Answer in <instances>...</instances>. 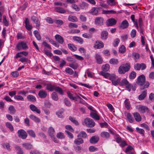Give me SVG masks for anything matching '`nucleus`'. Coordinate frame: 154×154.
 <instances>
[{
    "mask_svg": "<svg viewBox=\"0 0 154 154\" xmlns=\"http://www.w3.org/2000/svg\"><path fill=\"white\" fill-rule=\"evenodd\" d=\"M18 137L23 139H25L27 136V133L23 129H21L17 131Z\"/></svg>",
    "mask_w": 154,
    "mask_h": 154,
    "instance_id": "7ed1b4c3",
    "label": "nucleus"
},
{
    "mask_svg": "<svg viewBox=\"0 0 154 154\" xmlns=\"http://www.w3.org/2000/svg\"><path fill=\"white\" fill-rule=\"evenodd\" d=\"M108 34V33L107 31H102L101 34V38L103 40H106L107 38Z\"/></svg>",
    "mask_w": 154,
    "mask_h": 154,
    "instance_id": "a211bd4d",
    "label": "nucleus"
},
{
    "mask_svg": "<svg viewBox=\"0 0 154 154\" xmlns=\"http://www.w3.org/2000/svg\"><path fill=\"white\" fill-rule=\"evenodd\" d=\"M68 47L69 49L73 51H75L77 49V48L72 44H68Z\"/></svg>",
    "mask_w": 154,
    "mask_h": 154,
    "instance_id": "ea45409f",
    "label": "nucleus"
},
{
    "mask_svg": "<svg viewBox=\"0 0 154 154\" xmlns=\"http://www.w3.org/2000/svg\"><path fill=\"white\" fill-rule=\"evenodd\" d=\"M3 22L5 26H8L9 22L7 20L5 16L4 15L3 16Z\"/></svg>",
    "mask_w": 154,
    "mask_h": 154,
    "instance_id": "09e8293b",
    "label": "nucleus"
},
{
    "mask_svg": "<svg viewBox=\"0 0 154 154\" xmlns=\"http://www.w3.org/2000/svg\"><path fill=\"white\" fill-rule=\"evenodd\" d=\"M73 39L79 43L82 44L83 42V39L81 37L74 36L73 37Z\"/></svg>",
    "mask_w": 154,
    "mask_h": 154,
    "instance_id": "b1692460",
    "label": "nucleus"
},
{
    "mask_svg": "<svg viewBox=\"0 0 154 154\" xmlns=\"http://www.w3.org/2000/svg\"><path fill=\"white\" fill-rule=\"evenodd\" d=\"M38 95L41 98H45L47 96V93L45 91L41 90L38 92Z\"/></svg>",
    "mask_w": 154,
    "mask_h": 154,
    "instance_id": "6e6552de",
    "label": "nucleus"
},
{
    "mask_svg": "<svg viewBox=\"0 0 154 154\" xmlns=\"http://www.w3.org/2000/svg\"><path fill=\"white\" fill-rule=\"evenodd\" d=\"M48 133L51 137H53L54 136L55 130L54 129L53 127H51L48 129Z\"/></svg>",
    "mask_w": 154,
    "mask_h": 154,
    "instance_id": "4468645a",
    "label": "nucleus"
},
{
    "mask_svg": "<svg viewBox=\"0 0 154 154\" xmlns=\"http://www.w3.org/2000/svg\"><path fill=\"white\" fill-rule=\"evenodd\" d=\"M27 98L29 101L34 102L36 101V98L35 97L32 95H29L27 96Z\"/></svg>",
    "mask_w": 154,
    "mask_h": 154,
    "instance_id": "a878e982",
    "label": "nucleus"
},
{
    "mask_svg": "<svg viewBox=\"0 0 154 154\" xmlns=\"http://www.w3.org/2000/svg\"><path fill=\"white\" fill-rule=\"evenodd\" d=\"M5 125L6 127L8 128L11 131H13L14 130V128L10 123L7 122L6 123Z\"/></svg>",
    "mask_w": 154,
    "mask_h": 154,
    "instance_id": "37998d69",
    "label": "nucleus"
},
{
    "mask_svg": "<svg viewBox=\"0 0 154 154\" xmlns=\"http://www.w3.org/2000/svg\"><path fill=\"white\" fill-rule=\"evenodd\" d=\"M69 66L74 69H76L79 67L78 64L75 62L69 64Z\"/></svg>",
    "mask_w": 154,
    "mask_h": 154,
    "instance_id": "412c9836",
    "label": "nucleus"
},
{
    "mask_svg": "<svg viewBox=\"0 0 154 154\" xmlns=\"http://www.w3.org/2000/svg\"><path fill=\"white\" fill-rule=\"evenodd\" d=\"M109 79L112 81V82L114 80L116 79V75L114 74H112L111 75L109 74Z\"/></svg>",
    "mask_w": 154,
    "mask_h": 154,
    "instance_id": "13d9d810",
    "label": "nucleus"
},
{
    "mask_svg": "<svg viewBox=\"0 0 154 154\" xmlns=\"http://www.w3.org/2000/svg\"><path fill=\"white\" fill-rule=\"evenodd\" d=\"M130 66L129 64L127 63L126 65L120 66L118 69V72L120 74H124L125 72H128L130 68Z\"/></svg>",
    "mask_w": 154,
    "mask_h": 154,
    "instance_id": "f257e3e1",
    "label": "nucleus"
},
{
    "mask_svg": "<svg viewBox=\"0 0 154 154\" xmlns=\"http://www.w3.org/2000/svg\"><path fill=\"white\" fill-rule=\"evenodd\" d=\"M121 79L120 78H118L116 80L115 79L112 82V84L114 85H116L120 84Z\"/></svg>",
    "mask_w": 154,
    "mask_h": 154,
    "instance_id": "a18cd8bd",
    "label": "nucleus"
},
{
    "mask_svg": "<svg viewBox=\"0 0 154 154\" xmlns=\"http://www.w3.org/2000/svg\"><path fill=\"white\" fill-rule=\"evenodd\" d=\"M109 63L112 64L116 65L118 64L119 61L117 59L112 58L110 60Z\"/></svg>",
    "mask_w": 154,
    "mask_h": 154,
    "instance_id": "7c9ffc66",
    "label": "nucleus"
},
{
    "mask_svg": "<svg viewBox=\"0 0 154 154\" xmlns=\"http://www.w3.org/2000/svg\"><path fill=\"white\" fill-rule=\"evenodd\" d=\"M99 137L97 136H93L90 138V141L91 143L92 144L96 143L99 141Z\"/></svg>",
    "mask_w": 154,
    "mask_h": 154,
    "instance_id": "f8f14e48",
    "label": "nucleus"
},
{
    "mask_svg": "<svg viewBox=\"0 0 154 154\" xmlns=\"http://www.w3.org/2000/svg\"><path fill=\"white\" fill-rule=\"evenodd\" d=\"M55 10L56 11L60 14H63L66 12V11L65 10L60 7H55Z\"/></svg>",
    "mask_w": 154,
    "mask_h": 154,
    "instance_id": "6ab92c4d",
    "label": "nucleus"
},
{
    "mask_svg": "<svg viewBox=\"0 0 154 154\" xmlns=\"http://www.w3.org/2000/svg\"><path fill=\"white\" fill-rule=\"evenodd\" d=\"M33 34L37 40L39 41L41 39L40 35L38 31H34L33 32Z\"/></svg>",
    "mask_w": 154,
    "mask_h": 154,
    "instance_id": "c756f323",
    "label": "nucleus"
},
{
    "mask_svg": "<svg viewBox=\"0 0 154 154\" xmlns=\"http://www.w3.org/2000/svg\"><path fill=\"white\" fill-rule=\"evenodd\" d=\"M136 73L134 71L132 72L130 74L129 78L130 79H134L136 76Z\"/></svg>",
    "mask_w": 154,
    "mask_h": 154,
    "instance_id": "3c124183",
    "label": "nucleus"
},
{
    "mask_svg": "<svg viewBox=\"0 0 154 154\" xmlns=\"http://www.w3.org/2000/svg\"><path fill=\"white\" fill-rule=\"evenodd\" d=\"M99 9L97 8H93L91 11V13L93 15H97L98 14Z\"/></svg>",
    "mask_w": 154,
    "mask_h": 154,
    "instance_id": "f704fd0d",
    "label": "nucleus"
},
{
    "mask_svg": "<svg viewBox=\"0 0 154 154\" xmlns=\"http://www.w3.org/2000/svg\"><path fill=\"white\" fill-rule=\"evenodd\" d=\"M126 48L125 46L122 45L119 48V52L120 53H123L125 51Z\"/></svg>",
    "mask_w": 154,
    "mask_h": 154,
    "instance_id": "603ef678",
    "label": "nucleus"
},
{
    "mask_svg": "<svg viewBox=\"0 0 154 154\" xmlns=\"http://www.w3.org/2000/svg\"><path fill=\"white\" fill-rule=\"evenodd\" d=\"M69 21L72 22H76L78 21V19L75 16H69L68 17Z\"/></svg>",
    "mask_w": 154,
    "mask_h": 154,
    "instance_id": "2f4dec72",
    "label": "nucleus"
},
{
    "mask_svg": "<svg viewBox=\"0 0 154 154\" xmlns=\"http://www.w3.org/2000/svg\"><path fill=\"white\" fill-rule=\"evenodd\" d=\"M55 38L56 40L60 44H62L63 43V39L60 35L57 34L55 36Z\"/></svg>",
    "mask_w": 154,
    "mask_h": 154,
    "instance_id": "1a4fd4ad",
    "label": "nucleus"
},
{
    "mask_svg": "<svg viewBox=\"0 0 154 154\" xmlns=\"http://www.w3.org/2000/svg\"><path fill=\"white\" fill-rule=\"evenodd\" d=\"M69 27L70 28H76L78 27V25L75 23H70L69 24Z\"/></svg>",
    "mask_w": 154,
    "mask_h": 154,
    "instance_id": "0e129e2a",
    "label": "nucleus"
},
{
    "mask_svg": "<svg viewBox=\"0 0 154 154\" xmlns=\"http://www.w3.org/2000/svg\"><path fill=\"white\" fill-rule=\"evenodd\" d=\"M14 98L17 100H20L23 101L24 98L21 96L20 95H15L14 96Z\"/></svg>",
    "mask_w": 154,
    "mask_h": 154,
    "instance_id": "680f3d73",
    "label": "nucleus"
},
{
    "mask_svg": "<svg viewBox=\"0 0 154 154\" xmlns=\"http://www.w3.org/2000/svg\"><path fill=\"white\" fill-rule=\"evenodd\" d=\"M89 150L90 151L93 152L97 151V148L94 147V146H91L89 147Z\"/></svg>",
    "mask_w": 154,
    "mask_h": 154,
    "instance_id": "774afa93",
    "label": "nucleus"
},
{
    "mask_svg": "<svg viewBox=\"0 0 154 154\" xmlns=\"http://www.w3.org/2000/svg\"><path fill=\"white\" fill-rule=\"evenodd\" d=\"M72 8L76 11H79L80 10L79 8L75 4H73L72 5Z\"/></svg>",
    "mask_w": 154,
    "mask_h": 154,
    "instance_id": "69168bd1",
    "label": "nucleus"
},
{
    "mask_svg": "<svg viewBox=\"0 0 154 154\" xmlns=\"http://www.w3.org/2000/svg\"><path fill=\"white\" fill-rule=\"evenodd\" d=\"M56 137L57 138L61 139H64L65 137L63 134L61 132H59L57 133Z\"/></svg>",
    "mask_w": 154,
    "mask_h": 154,
    "instance_id": "79ce46f5",
    "label": "nucleus"
},
{
    "mask_svg": "<svg viewBox=\"0 0 154 154\" xmlns=\"http://www.w3.org/2000/svg\"><path fill=\"white\" fill-rule=\"evenodd\" d=\"M54 90L57 92L58 93L60 94L63 95V91L61 88L59 87L55 86L54 88Z\"/></svg>",
    "mask_w": 154,
    "mask_h": 154,
    "instance_id": "cd10ccee",
    "label": "nucleus"
},
{
    "mask_svg": "<svg viewBox=\"0 0 154 154\" xmlns=\"http://www.w3.org/2000/svg\"><path fill=\"white\" fill-rule=\"evenodd\" d=\"M29 117L35 122L39 123L40 122V120L39 119L33 115H30Z\"/></svg>",
    "mask_w": 154,
    "mask_h": 154,
    "instance_id": "5701e85b",
    "label": "nucleus"
},
{
    "mask_svg": "<svg viewBox=\"0 0 154 154\" xmlns=\"http://www.w3.org/2000/svg\"><path fill=\"white\" fill-rule=\"evenodd\" d=\"M8 109L10 111V113L11 114H14L16 110L14 106L11 105L9 106Z\"/></svg>",
    "mask_w": 154,
    "mask_h": 154,
    "instance_id": "a19ab883",
    "label": "nucleus"
},
{
    "mask_svg": "<svg viewBox=\"0 0 154 154\" xmlns=\"http://www.w3.org/2000/svg\"><path fill=\"white\" fill-rule=\"evenodd\" d=\"M83 143V140L80 137H78L74 140V143L77 144H80Z\"/></svg>",
    "mask_w": 154,
    "mask_h": 154,
    "instance_id": "473e14b6",
    "label": "nucleus"
},
{
    "mask_svg": "<svg viewBox=\"0 0 154 154\" xmlns=\"http://www.w3.org/2000/svg\"><path fill=\"white\" fill-rule=\"evenodd\" d=\"M51 98L53 100L55 101H57L58 100V97L57 93L54 92L51 94Z\"/></svg>",
    "mask_w": 154,
    "mask_h": 154,
    "instance_id": "c9c22d12",
    "label": "nucleus"
},
{
    "mask_svg": "<svg viewBox=\"0 0 154 154\" xmlns=\"http://www.w3.org/2000/svg\"><path fill=\"white\" fill-rule=\"evenodd\" d=\"M87 136L86 133L83 131H81L79 134L77 136L78 137H82L83 138H85Z\"/></svg>",
    "mask_w": 154,
    "mask_h": 154,
    "instance_id": "e433bc0d",
    "label": "nucleus"
},
{
    "mask_svg": "<svg viewBox=\"0 0 154 154\" xmlns=\"http://www.w3.org/2000/svg\"><path fill=\"white\" fill-rule=\"evenodd\" d=\"M94 112H91L90 114L91 117L94 119L96 120H99L100 119V117L97 114V112L95 111Z\"/></svg>",
    "mask_w": 154,
    "mask_h": 154,
    "instance_id": "dca6fc26",
    "label": "nucleus"
},
{
    "mask_svg": "<svg viewBox=\"0 0 154 154\" xmlns=\"http://www.w3.org/2000/svg\"><path fill=\"white\" fill-rule=\"evenodd\" d=\"M32 20L36 23V26L37 27H39L40 26V22L38 18L36 17L33 16L31 17Z\"/></svg>",
    "mask_w": 154,
    "mask_h": 154,
    "instance_id": "2eb2a0df",
    "label": "nucleus"
},
{
    "mask_svg": "<svg viewBox=\"0 0 154 154\" xmlns=\"http://www.w3.org/2000/svg\"><path fill=\"white\" fill-rule=\"evenodd\" d=\"M104 19L102 17H97L95 20V23L98 26H100L103 24Z\"/></svg>",
    "mask_w": 154,
    "mask_h": 154,
    "instance_id": "39448f33",
    "label": "nucleus"
},
{
    "mask_svg": "<svg viewBox=\"0 0 154 154\" xmlns=\"http://www.w3.org/2000/svg\"><path fill=\"white\" fill-rule=\"evenodd\" d=\"M28 134L32 137L35 138V134L33 131L32 130H29L27 131Z\"/></svg>",
    "mask_w": 154,
    "mask_h": 154,
    "instance_id": "72a5a7b5",
    "label": "nucleus"
},
{
    "mask_svg": "<svg viewBox=\"0 0 154 154\" xmlns=\"http://www.w3.org/2000/svg\"><path fill=\"white\" fill-rule=\"evenodd\" d=\"M88 7L87 4L85 2H82L80 5V7L82 9H86Z\"/></svg>",
    "mask_w": 154,
    "mask_h": 154,
    "instance_id": "6e6d98bb",
    "label": "nucleus"
},
{
    "mask_svg": "<svg viewBox=\"0 0 154 154\" xmlns=\"http://www.w3.org/2000/svg\"><path fill=\"white\" fill-rule=\"evenodd\" d=\"M30 109L31 110L34 112H36L37 113L40 114L41 112L40 110L35 105L33 104L30 105L29 106Z\"/></svg>",
    "mask_w": 154,
    "mask_h": 154,
    "instance_id": "9b49d317",
    "label": "nucleus"
},
{
    "mask_svg": "<svg viewBox=\"0 0 154 154\" xmlns=\"http://www.w3.org/2000/svg\"><path fill=\"white\" fill-rule=\"evenodd\" d=\"M101 136L103 138H107L109 137V133L106 132H103L101 133Z\"/></svg>",
    "mask_w": 154,
    "mask_h": 154,
    "instance_id": "58836bf2",
    "label": "nucleus"
},
{
    "mask_svg": "<svg viewBox=\"0 0 154 154\" xmlns=\"http://www.w3.org/2000/svg\"><path fill=\"white\" fill-rule=\"evenodd\" d=\"M120 42V40L118 38H116L115 40L114 41V43L113 44V46L114 47L117 46Z\"/></svg>",
    "mask_w": 154,
    "mask_h": 154,
    "instance_id": "338daca9",
    "label": "nucleus"
},
{
    "mask_svg": "<svg viewBox=\"0 0 154 154\" xmlns=\"http://www.w3.org/2000/svg\"><path fill=\"white\" fill-rule=\"evenodd\" d=\"M128 26V22L126 20H125L122 22L120 27L123 29H125L127 28Z\"/></svg>",
    "mask_w": 154,
    "mask_h": 154,
    "instance_id": "393cba45",
    "label": "nucleus"
},
{
    "mask_svg": "<svg viewBox=\"0 0 154 154\" xmlns=\"http://www.w3.org/2000/svg\"><path fill=\"white\" fill-rule=\"evenodd\" d=\"M65 72L70 75H72L74 73L73 71L71 68H67L65 69Z\"/></svg>",
    "mask_w": 154,
    "mask_h": 154,
    "instance_id": "8fccbe9b",
    "label": "nucleus"
},
{
    "mask_svg": "<svg viewBox=\"0 0 154 154\" xmlns=\"http://www.w3.org/2000/svg\"><path fill=\"white\" fill-rule=\"evenodd\" d=\"M124 103L125 108L127 109H130V101L128 99H126Z\"/></svg>",
    "mask_w": 154,
    "mask_h": 154,
    "instance_id": "c85d7f7f",
    "label": "nucleus"
},
{
    "mask_svg": "<svg viewBox=\"0 0 154 154\" xmlns=\"http://www.w3.org/2000/svg\"><path fill=\"white\" fill-rule=\"evenodd\" d=\"M145 77L143 75H140L138 78L137 83L141 87L143 85L145 82Z\"/></svg>",
    "mask_w": 154,
    "mask_h": 154,
    "instance_id": "20e7f679",
    "label": "nucleus"
},
{
    "mask_svg": "<svg viewBox=\"0 0 154 154\" xmlns=\"http://www.w3.org/2000/svg\"><path fill=\"white\" fill-rule=\"evenodd\" d=\"M65 128L67 130L69 131L73 132L74 131V129L72 128V127L70 125H67L65 126Z\"/></svg>",
    "mask_w": 154,
    "mask_h": 154,
    "instance_id": "e2e57ef3",
    "label": "nucleus"
},
{
    "mask_svg": "<svg viewBox=\"0 0 154 154\" xmlns=\"http://www.w3.org/2000/svg\"><path fill=\"white\" fill-rule=\"evenodd\" d=\"M127 117L130 123H132L134 121L133 118L132 117L130 113H128L127 114Z\"/></svg>",
    "mask_w": 154,
    "mask_h": 154,
    "instance_id": "de8ad7c7",
    "label": "nucleus"
},
{
    "mask_svg": "<svg viewBox=\"0 0 154 154\" xmlns=\"http://www.w3.org/2000/svg\"><path fill=\"white\" fill-rule=\"evenodd\" d=\"M100 74L106 78H107L109 76V74L108 73L103 71L100 72Z\"/></svg>",
    "mask_w": 154,
    "mask_h": 154,
    "instance_id": "864d4df0",
    "label": "nucleus"
},
{
    "mask_svg": "<svg viewBox=\"0 0 154 154\" xmlns=\"http://www.w3.org/2000/svg\"><path fill=\"white\" fill-rule=\"evenodd\" d=\"M102 68L103 71L106 72L109 70V64H106L105 65H103Z\"/></svg>",
    "mask_w": 154,
    "mask_h": 154,
    "instance_id": "c03bdc74",
    "label": "nucleus"
},
{
    "mask_svg": "<svg viewBox=\"0 0 154 154\" xmlns=\"http://www.w3.org/2000/svg\"><path fill=\"white\" fill-rule=\"evenodd\" d=\"M131 19L133 21V22L134 23V25L136 27H137V29L138 28V26L137 24V22L136 21H135L134 18H135V16L134 15H131Z\"/></svg>",
    "mask_w": 154,
    "mask_h": 154,
    "instance_id": "5fc2aeb1",
    "label": "nucleus"
},
{
    "mask_svg": "<svg viewBox=\"0 0 154 154\" xmlns=\"http://www.w3.org/2000/svg\"><path fill=\"white\" fill-rule=\"evenodd\" d=\"M116 140L118 143H121V144H127L125 141L122 140L121 137L118 135L117 136Z\"/></svg>",
    "mask_w": 154,
    "mask_h": 154,
    "instance_id": "aec40b11",
    "label": "nucleus"
},
{
    "mask_svg": "<svg viewBox=\"0 0 154 154\" xmlns=\"http://www.w3.org/2000/svg\"><path fill=\"white\" fill-rule=\"evenodd\" d=\"M64 102L65 105L68 106H70L71 105V104L70 101L67 98L64 99Z\"/></svg>",
    "mask_w": 154,
    "mask_h": 154,
    "instance_id": "052dcab7",
    "label": "nucleus"
},
{
    "mask_svg": "<svg viewBox=\"0 0 154 154\" xmlns=\"http://www.w3.org/2000/svg\"><path fill=\"white\" fill-rule=\"evenodd\" d=\"M146 92L145 91H144L138 97L139 100H142L146 97Z\"/></svg>",
    "mask_w": 154,
    "mask_h": 154,
    "instance_id": "4c0bfd02",
    "label": "nucleus"
},
{
    "mask_svg": "<svg viewBox=\"0 0 154 154\" xmlns=\"http://www.w3.org/2000/svg\"><path fill=\"white\" fill-rule=\"evenodd\" d=\"M15 148L18 151L17 154H23V152L19 146H17L15 147Z\"/></svg>",
    "mask_w": 154,
    "mask_h": 154,
    "instance_id": "bf43d9fd",
    "label": "nucleus"
},
{
    "mask_svg": "<svg viewBox=\"0 0 154 154\" xmlns=\"http://www.w3.org/2000/svg\"><path fill=\"white\" fill-rule=\"evenodd\" d=\"M69 119L76 125H78L79 123L74 118L70 116L69 117Z\"/></svg>",
    "mask_w": 154,
    "mask_h": 154,
    "instance_id": "4d7b16f0",
    "label": "nucleus"
},
{
    "mask_svg": "<svg viewBox=\"0 0 154 154\" xmlns=\"http://www.w3.org/2000/svg\"><path fill=\"white\" fill-rule=\"evenodd\" d=\"M116 23V20L114 18H111L107 20V25L108 26L115 25Z\"/></svg>",
    "mask_w": 154,
    "mask_h": 154,
    "instance_id": "9d476101",
    "label": "nucleus"
},
{
    "mask_svg": "<svg viewBox=\"0 0 154 154\" xmlns=\"http://www.w3.org/2000/svg\"><path fill=\"white\" fill-rule=\"evenodd\" d=\"M104 44L101 41H96L94 45V47L95 49H100L103 47Z\"/></svg>",
    "mask_w": 154,
    "mask_h": 154,
    "instance_id": "423d86ee",
    "label": "nucleus"
},
{
    "mask_svg": "<svg viewBox=\"0 0 154 154\" xmlns=\"http://www.w3.org/2000/svg\"><path fill=\"white\" fill-rule=\"evenodd\" d=\"M128 82L126 79H124L122 80L121 82H120V85L121 86L126 85L128 84Z\"/></svg>",
    "mask_w": 154,
    "mask_h": 154,
    "instance_id": "49530a36",
    "label": "nucleus"
},
{
    "mask_svg": "<svg viewBox=\"0 0 154 154\" xmlns=\"http://www.w3.org/2000/svg\"><path fill=\"white\" fill-rule=\"evenodd\" d=\"M133 115L135 119L137 121L139 122L141 121V118L140 115L138 113H134Z\"/></svg>",
    "mask_w": 154,
    "mask_h": 154,
    "instance_id": "4be33fe9",
    "label": "nucleus"
},
{
    "mask_svg": "<svg viewBox=\"0 0 154 154\" xmlns=\"http://www.w3.org/2000/svg\"><path fill=\"white\" fill-rule=\"evenodd\" d=\"M55 86L51 84H47L46 85V89L50 91H53L54 90Z\"/></svg>",
    "mask_w": 154,
    "mask_h": 154,
    "instance_id": "bb28decb",
    "label": "nucleus"
},
{
    "mask_svg": "<svg viewBox=\"0 0 154 154\" xmlns=\"http://www.w3.org/2000/svg\"><path fill=\"white\" fill-rule=\"evenodd\" d=\"M25 27L28 30H30L32 29L31 25L29 24V19L26 18V19L25 21Z\"/></svg>",
    "mask_w": 154,
    "mask_h": 154,
    "instance_id": "f3484780",
    "label": "nucleus"
},
{
    "mask_svg": "<svg viewBox=\"0 0 154 154\" xmlns=\"http://www.w3.org/2000/svg\"><path fill=\"white\" fill-rule=\"evenodd\" d=\"M136 108L139 111L142 113L145 112L148 110V108L147 107L141 105L137 106Z\"/></svg>",
    "mask_w": 154,
    "mask_h": 154,
    "instance_id": "0eeeda50",
    "label": "nucleus"
},
{
    "mask_svg": "<svg viewBox=\"0 0 154 154\" xmlns=\"http://www.w3.org/2000/svg\"><path fill=\"white\" fill-rule=\"evenodd\" d=\"M84 122L87 126L90 127H94L95 125V123L92 119L88 118L85 119Z\"/></svg>",
    "mask_w": 154,
    "mask_h": 154,
    "instance_id": "f03ea898",
    "label": "nucleus"
},
{
    "mask_svg": "<svg viewBox=\"0 0 154 154\" xmlns=\"http://www.w3.org/2000/svg\"><path fill=\"white\" fill-rule=\"evenodd\" d=\"M95 57L97 63L99 64H101L102 63L103 60L102 57L99 54H96Z\"/></svg>",
    "mask_w": 154,
    "mask_h": 154,
    "instance_id": "ddd939ff",
    "label": "nucleus"
}]
</instances>
